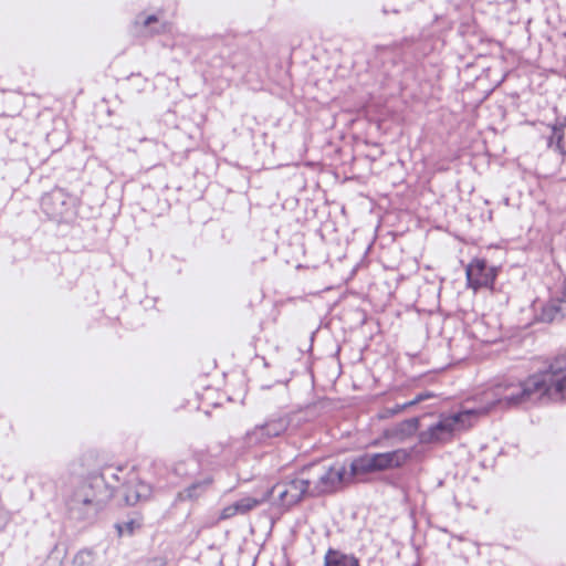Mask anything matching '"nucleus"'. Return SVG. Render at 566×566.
<instances>
[{
  "label": "nucleus",
  "mask_w": 566,
  "mask_h": 566,
  "mask_svg": "<svg viewBox=\"0 0 566 566\" xmlns=\"http://www.w3.org/2000/svg\"><path fill=\"white\" fill-rule=\"evenodd\" d=\"M140 526V522L136 520H129L123 524H116V528L119 536H122L125 533L132 535L135 532V530L139 528Z\"/></svg>",
  "instance_id": "f3484780"
},
{
  "label": "nucleus",
  "mask_w": 566,
  "mask_h": 566,
  "mask_svg": "<svg viewBox=\"0 0 566 566\" xmlns=\"http://www.w3.org/2000/svg\"><path fill=\"white\" fill-rule=\"evenodd\" d=\"M264 495H268V500L275 499L281 507L287 510L305 496H311V482L306 475H302L301 470L296 476L274 484Z\"/></svg>",
  "instance_id": "0eeeda50"
},
{
  "label": "nucleus",
  "mask_w": 566,
  "mask_h": 566,
  "mask_svg": "<svg viewBox=\"0 0 566 566\" xmlns=\"http://www.w3.org/2000/svg\"><path fill=\"white\" fill-rule=\"evenodd\" d=\"M467 284L474 291L482 287H493L497 271L488 265L486 260L474 258L465 268Z\"/></svg>",
  "instance_id": "1a4fd4ad"
},
{
  "label": "nucleus",
  "mask_w": 566,
  "mask_h": 566,
  "mask_svg": "<svg viewBox=\"0 0 566 566\" xmlns=\"http://www.w3.org/2000/svg\"><path fill=\"white\" fill-rule=\"evenodd\" d=\"M560 300H562L563 302H566V281H565V282H564V284H563V290H562V297H560Z\"/></svg>",
  "instance_id": "5701e85b"
},
{
  "label": "nucleus",
  "mask_w": 566,
  "mask_h": 566,
  "mask_svg": "<svg viewBox=\"0 0 566 566\" xmlns=\"http://www.w3.org/2000/svg\"><path fill=\"white\" fill-rule=\"evenodd\" d=\"M291 424L290 413H277L269 417L263 423L248 430L242 438L248 449L263 448L272 444L275 438L286 432Z\"/></svg>",
  "instance_id": "39448f33"
},
{
  "label": "nucleus",
  "mask_w": 566,
  "mask_h": 566,
  "mask_svg": "<svg viewBox=\"0 0 566 566\" xmlns=\"http://www.w3.org/2000/svg\"><path fill=\"white\" fill-rule=\"evenodd\" d=\"M566 316V302L560 297L549 300L542 308L541 319L543 322H554Z\"/></svg>",
  "instance_id": "f8f14e48"
},
{
  "label": "nucleus",
  "mask_w": 566,
  "mask_h": 566,
  "mask_svg": "<svg viewBox=\"0 0 566 566\" xmlns=\"http://www.w3.org/2000/svg\"><path fill=\"white\" fill-rule=\"evenodd\" d=\"M464 333L482 344H491L496 340V335L488 331L483 319H475Z\"/></svg>",
  "instance_id": "2eb2a0df"
},
{
  "label": "nucleus",
  "mask_w": 566,
  "mask_h": 566,
  "mask_svg": "<svg viewBox=\"0 0 566 566\" xmlns=\"http://www.w3.org/2000/svg\"><path fill=\"white\" fill-rule=\"evenodd\" d=\"M76 197L55 187L41 199L42 211L52 220L66 221L75 213Z\"/></svg>",
  "instance_id": "6e6552de"
},
{
  "label": "nucleus",
  "mask_w": 566,
  "mask_h": 566,
  "mask_svg": "<svg viewBox=\"0 0 566 566\" xmlns=\"http://www.w3.org/2000/svg\"><path fill=\"white\" fill-rule=\"evenodd\" d=\"M70 505L71 510H81V505L84 506V518L96 516L97 513L103 509V505L99 501L90 497L88 493L86 492V488L78 489L74 493Z\"/></svg>",
  "instance_id": "9b49d317"
},
{
  "label": "nucleus",
  "mask_w": 566,
  "mask_h": 566,
  "mask_svg": "<svg viewBox=\"0 0 566 566\" xmlns=\"http://www.w3.org/2000/svg\"><path fill=\"white\" fill-rule=\"evenodd\" d=\"M434 395L430 391H423L418 394L412 400L408 401V405L415 406L421 401L433 398Z\"/></svg>",
  "instance_id": "aec40b11"
},
{
  "label": "nucleus",
  "mask_w": 566,
  "mask_h": 566,
  "mask_svg": "<svg viewBox=\"0 0 566 566\" xmlns=\"http://www.w3.org/2000/svg\"><path fill=\"white\" fill-rule=\"evenodd\" d=\"M74 564L85 566L93 563V553L88 549H82L74 556Z\"/></svg>",
  "instance_id": "a211bd4d"
},
{
  "label": "nucleus",
  "mask_w": 566,
  "mask_h": 566,
  "mask_svg": "<svg viewBox=\"0 0 566 566\" xmlns=\"http://www.w3.org/2000/svg\"><path fill=\"white\" fill-rule=\"evenodd\" d=\"M200 464L196 459H188L178 462L175 465V472L177 475L182 478H193V481L189 483L185 489L178 492L176 500L179 502H196L207 494L212 488L213 478L210 473H199Z\"/></svg>",
  "instance_id": "20e7f679"
},
{
  "label": "nucleus",
  "mask_w": 566,
  "mask_h": 566,
  "mask_svg": "<svg viewBox=\"0 0 566 566\" xmlns=\"http://www.w3.org/2000/svg\"><path fill=\"white\" fill-rule=\"evenodd\" d=\"M458 340H459L458 338H453V339H451V340H450V348H451V350L454 353V355L457 356V358H458V359H463V358H465V357H467V355L469 354V350H468V352H465V353H461V352H459V350H458V347H459V345H458ZM460 340L465 342L467 339H465V337L463 336Z\"/></svg>",
  "instance_id": "6ab92c4d"
},
{
  "label": "nucleus",
  "mask_w": 566,
  "mask_h": 566,
  "mask_svg": "<svg viewBox=\"0 0 566 566\" xmlns=\"http://www.w3.org/2000/svg\"><path fill=\"white\" fill-rule=\"evenodd\" d=\"M412 428H417L418 426V419L417 418H412L410 420L407 421Z\"/></svg>",
  "instance_id": "b1692460"
},
{
  "label": "nucleus",
  "mask_w": 566,
  "mask_h": 566,
  "mask_svg": "<svg viewBox=\"0 0 566 566\" xmlns=\"http://www.w3.org/2000/svg\"><path fill=\"white\" fill-rule=\"evenodd\" d=\"M268 501V495H263L261 497H255L251 495H245L233 503L226 505L221 511L217 518V523L221 521L230 520L237 515H245L250 513L255 507L260 506L264 502Z\"/></svg>",
  "instance_id": "9d476101"
},
{
  "label": "nucleus",
  "mask_w": 566,
  "mask_h": 566,
  "mask_svg": "<svg viewBox=\"0 0 566 566\" xmlns=\"http://www.w3.org/2000/svg\"><path fill=\"white\" fill-rule=\"evenodd\" d=\"M409 458L410 453L405 449L382 453H365L353 460L350 471L353 475H358L400 468Z\"/></svg>",
  "instance_id": "423d86ee"
},
{
  "label": "nucleus",
  "mask_w": 566,
  "mask_h": 566,
  "mask_svg": "<svg viewBox=\"0 0 566 566\" xmlns=\"http://www.w3.org/2000/svg\"><path fill=\"white\" fill-rule=\"evenodd\" d=\"M347 473L344 464H334L328 468L321 463H311L302 468V475L311 482V496H318L337 491Z\"/></svg>",
  "instance_id": "7ed1b4c3"
},
{
  "label": "nucleus",
  "mask_w": 566,
  "mask_h": 566,
  "mask_svg": "<svg viewBox=\"0 0 566 566\" xmlns=\"http://www.w3.org/2000/svg\"><path fill=\"white\" fill-rule=\"evenodd\" d=\"M151 494V488L148 483L137 482L135 485H128L125 492L127 504L134 505L138 501L147 500Z\"/></svg>",
  "instance_id": "dca6fc26"
},
{
  "label": "nucleus",
  "mask_w": 566,
  "mask_h": 566,
  "mask_svg": "<svg viewBox=\"0 0 566 566\" xmlns=\"http://www.w3.org/2000/svg\"><path fill=\"white\" fill-rule=\"evenodd\" d=\"M324 566H359V560L352 554L328 548L324 556Z\"/></svg>",
  "instance_id": "ddd939ff"
},
{
  "label": "nucleus",
  "mask_w": 566,
  "mask_h": 566,
  "mask_svg": "<svg viewBox=\"0 0 566 566\" xmlns=\"http://www.w3.org/2000/svg\"><path fill=\"white\" fill-rule=\"evenodd\" d=\"M555 144V149L566 156V116L552 125V135L547 145L551 147Z\"/></svg>",
  "instance_id": "4468645a"
},
{
  "label": "nucleus",
  "mask_w": 566,
  "mask_h": 566,
  "mask_svg": "<svg viewBox=\"0 0 566 566\" xmlns=\"http://www.w3.org/2000/svg\"><path fill=\"white\" fill-rule=\"evenodd\" d=\"M485 406L476 409L479 415L493 407L513 408L536 402L542 398L566 401V354L547 360L543 369L527 378L503 379L483 392Z\"/></svg>",
  "instance_id": "f257e3e1"
},
{
  "label": "nucleus",
  "mask_w": 566,
  "mask_h": 566,
  "mask_svg": "<svg viewBox=\"0 0 566 566\" xmlns=\"http://www.w3.org/2000/svg\"><path fill=\"white\" fill-rule=\"evenodd\" d=\"M479 416L476 409H463L450 415H440L439 420L420 433L423 443H446L455 432L470 428Z\"/></svg>",
  "instance_id": "f03ea898"
},
{
  "label": "nucleus",
  "mask_w": 566,
  "mask_h": 566,
  "mask_svg": "<svg viewBox=\"0 0 566 566\" xmlns=\"http://www.w3.org/2000/svg\"><path fill=\"white\" fill-rule=\"evenodd\" d=\"M408 407H412L411 405H408V401L405 402V403H397L395 405V407H392L391 409L388 410V412L392 416V415H397L401 411H403L406 408Z\"/></svg>",
  "instance_id": "412c9836"
},
{
  "label": "nucleus",
  "mask_w": 566,
  "mask_h": 566,
  "mask_svg": "<svg viewBox=\"0 0 566 566\" xmlns=\"http://www.w3.org/2000/svg\"><path fill=\"white\" fill-rule=\"evenodd\" d=\"M157 21H158L157 15L151 14V15H148V17L144 20V25H145V27H147V25H149L150 23H153V22H157Z\"/></svg>",
  "instance_id": "4be33fe9"
}]
</instances>
